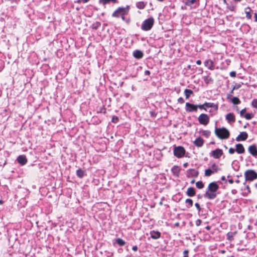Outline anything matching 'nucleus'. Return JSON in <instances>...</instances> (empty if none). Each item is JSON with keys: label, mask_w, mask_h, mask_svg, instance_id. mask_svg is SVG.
<instances>
[{"label": "nucleus", "mask_w": 257, "mask_h": 257, "mask_svg": "<svg viewBox=\"0 0 257 257\" xmlns=\"http://www.w3.org/2000/svg\"><path fill=\"white\" fill-rule=\"evenodd\" d=\"M219 189V186L216 182L210 183L206 190V193L204 194L205 197L209 199H213L216 196V191Z\"/></svg>", "instance_id": "f257e3e1"}, {"label": "nucleus", "mask_w": 257, "mask_h": 257, "mask_svg": "<svg viewBox=\"0 0 257 257\" xmlns=\"http://www.w3.org/2000/svg\"><path fill=\"white\" fill-rule=\"evenodd\" d=\"M215 134L220 139H227L229 137V132L225 127L216 128Z\"/></svg>", "instance_id": "f03ea898"}, {"label": "nucleus", "mask_w": 257, "mask_h": 257, "mask_svg": "<svg viewBox=\"0 0 257 257\" xmlns=\"http://www.w3.org/2000/svg\"><path fill=\"white\" fill-rule=\"evenodd\" d=\"M127 11L128 7L126 8H119L113 12L112 16L116 18L121 17L122 19L124 20V16L127 14Z\"/></svg>", "instance_id": "7ed1b4c3"}, {"label": "nucleus", "mask_w": 257, "mask_h": 257, "mask_svg": "<svg viewBox=\"0 0 257 257\" xmlns=\"http://www.w3.org/2000/svg\"><path fill=\"white\" fill-rule=\"evenodd\" d=\"M154 23V19L151 17L145 20L142 25V29L144 31H149L153 27Z\"/></svg>", "instance_id": "20e7f679"}, {"label": "nucleus", "mask_w": 257, "mask_h": 257, "mask_svg": "<svg viewBox=\"0 0 257 257\" xmlns=\"http://www.w3.org/2000/svg\"><path fill=\"white\" fill-rule=\"evenodd\" d=\"M244 177L246 181H252L257 179V173L253 170H247L244 173Z\"/></svg>", "instance_id": "39448f33"}, {"label": "nucleus", "mask_w": 257, "mask_h": 257, "mask_svg": "<svg viewBox=\"0 0 257 257\" xmlns=\"http://www.w3.org/2000/svg\"><path fill=\"white\" fill-rule=\"evenodd\" d=\"M174 155L177 158H181L183 157L185 153V150L183 147H176L173 150Z\"/></svg>", "instance_id": "423d86ee"}, {"label": "nucleus", "mask_w": 257, "mask_h": 257, "mask_svg": "<svg viewBox=\"0 0 257 257\" xmlns=\"http://www.w3.org/2000/svg\"><path fill=\"white\" fill-rule=\"evenodd\" d=\"M198 120L200 124L206 125L209 121V117L207 114L202 113L198 116Z\"/></svg>", "instance_id": "0eeeda50"}, {"label": "nucleus", "mask_w": 257, "mask_h": 257, "mask_svg": "<svg viewBox=\"0 0 257 257\" xmlns=\"http://www.w3.org/2000/svg\"><path fill=\"white\" fill-rule=\"evenodd\" d=\"M211 156L215 159H219L222 155L223 151L221 149H217L211 152Z\"/></svg>", "instance_id": "6e6552de"}, {"label": "nucleus", "mask_w": 257, "mask_h": 257, "mask_svg": "<svg viewBox=\"0 0 257 257\" xmlns=\"http://www.w3.org/2000/svg\"><path fill=\"white\" fill-rule=\"evenodd\" d=\"M186 110L189 112L196 111L197 110V105H195L190 103H186Z\"/></svg>", "instance_id": "1a4fd4ad"}, {"label": "nucleus", "mask_w": 257, "mask_h": 257, "mask_svg": "<svg viewBox=\"0 0 257 257\" xmlns=\"http://www.w3.org/2000/svg\"><path fill=\"white\" fill-rule=\"evenodd\" d=\"M188 177H197L198 172L195 169H189L187 171Z\"/></svg>", "instance_id": "9d476101"}, {"label": "nucleus", "mask_w": 257, "mask_h": 257, "mask_svg": "<svg viewBox=\"0 0 257 257\" xmlns=\"http://www.w3.org/2000/svg\"><path fill=\"white\" fill-rule=\"evenodd\" d=\"M17 161L21 165H24L27 163V159L25 155H20L17 158Z\"/></svg>", "instance_id": "9b49d317"}, {"label": "nucleus", "mask_w": 257, "mask_h": 257, "mask_svg": "<svg viewBox=\"0 0 257 257\" xmlns=\"http://www.w3.org/2000/svg\"><path fill=\"white\" fill-rule=\"evenodd\" d=\"M247 134L246 132H241L237 136L236 140L237 141H245L247 138Z\"/></svg>", "instance_id": "f8f14e48"}, {"label": "nucleus", "mask_w": 257, "mask_h": 257, "mask_svg": "<svg viewBox=\"0 0 257 257\" xmlns=\"http://www.w3.org/2000/svg\"><path fill=\"white\" fill-rule=\"evenodd\" d=\"M248 152L249 153L253 156H257V149L255 146L252 145L249 147Z\"/></svg>", "instance_id": "ddd939ff"}, {"label": "nucleus", "mask_w": 257, "mask_h": 257, "mask_svg": "<svg viewBox=\"0 0 257 257\" xmlns=\"http://www.w3.org/2000/svg\"><path fill=\"white\" fill-rule=\"evenodd\" d=\"M204 144V140L200 137L197 138L194 141V144L198 147H201Z\"/></svg>", "instance_id": "4468645a"}, {"label": "nucleus", "mask_w": 257, "mask_h": 257, "mask_svg": "<svg viewBox=\"0 0 257 257\" xmlns=\"http://www.w3.org/2000/svg\"><path fill=\"white\" fill-rule=\"evenodd\" d=\"M204 65L210 70L214 69L213 62L211 60H207L204 62Z\"/></svg>", "instance_id": "2eb2a0df"}, {"label": "nucleus", "mask_w": 257, "mask_h": 257, "mask_svg": "<svg viewBox=\"0 0 257 257\" xmlns=\"http://www.w3.org/2000/svg\"><path fill=\"white\" fill-rule=\"evenodd\" d=\"M225 118L228 122H234L235 120V116L232 113L227 114Z\"/></svg>", "instance_id": "dca6fc26"}, {"label": "nucleus", "mask_w": 257, "mask_h": 257, "mask_svg": "<svg viewBox=\"0 0 257 257\" xmlns=\"http://www.w3.org/2000/svg\"><path fill=\"white\" fill-rule=\"evenodd\" d=\"M236 151L238 154H242L244 152V148L241 144L236 145Z\"/></svg>", "instance_id": "f3484780"}, {"label": "nucleus", "mask_w": 257, "mask_h": 257, "mask_svg": "<svg viewBox=\"0 0 257 257\" xmlns=\"http://www.w3.org/2000/svg\"><path fill=\"white\" fill-rule=\"evenodd\" d=\"M151 236L152 238L156 239L159 238L161 236V233L159 231H152L150 232Z\"/></svg>", "instance_id": "a211bd4d"}, {"label": "nucleus", "mask_w": 257, "mask_h": 257, "mask_svg": "<svg viewBox=\"0 0 257 257\" xmlns=\"http://www.w3.org/2000/svg\"><path fill=\"white\" fill-rule=\"evenodd\" d=\"M133 56L137 59H140L142 58L143 54L142 51L140 50H136L133 53Z\"/></svg>", "instance_id": "6ab92c4d"}, {"label": "nucleus", "mask_w": 257, "mask_h": 257, "mask_svg": "<svg viewBox=\"0 0 257 257\" xmlns=\"http://www.w3.org/2000/svg\"><path fill=\"white\" fill-rule=\"evenodd\" d=\"M186 193L188 196L192 197L194 196L195 195V191L194 188L193 187H190L188 188Z\"/></svg>", "instance_id": "aec40b11"}, {"label": "nucleus", "mask_w": 257, "mask_h": 257, "mask_svg": "<svg viewBox=\"0 0 257 257\" xmlns=\"http://www.w3.org/2000/svg\"><path fill=\"white\" fill-rule=\"evenodd\" d=\"M99 2L103 5H105L110 3H116L117 2V0H99Z\"/></svg>", "instance_id": "412c9836"}, {"label": "nucleus", "mask_w": 257, "mask_h": 257, "mask_svg": "<svg viewBox=\"0 0 257 257\" xmlns=\"http://www.w3.org/2000/svg\"><path fill=\"white\" fill-rule=\"evenodd\" d=\"M210 169L213 173H216L220 170V168L215 164H213L211 165Z\"/></svg>", "instance_id": "4be33fe9"}, {"label": "nucleus", "mask_w": 257, "mask_h": 257, "mask_svg": "<svg viewBox=\"0 0 257 257\" xmlns=\"http://www.w3.org/2000/svg\"><path fill=\"white\" fill-rule=\"evenodd\" d=\"M251 10L250 8L247 7L245 9V13L246 14V17L248 19H251V15L250 14V12Z\"/></svg>", "instance_id": "5701e85b"}, {"label": "nucleus", "mask_w": 257, "mask_h": 257, "mask_svg": "<svg viewBox=\"0 0 257 257\" xmlns=\"http://www.w3.org/2000/svg\"><path fill=\"white\" fill-rule=\"evenodd\" d=\"M146 6V4L143 2H139L136 3V7L139 9H144Z\"/></svg>", "instance_id": "b1692460"}, {"label": "nucleus", "mask_w": 257, "mask_h": 257, "mask_svg": "<svg viewBox=\"0 0 257 257\" xmlns=\"http://www.w3.org/2000/svg\"><path fill=\"white\" fill-rule=\"evenodd\" d=\"M198 1L199 0H185V4L187 6H191Z\"/></svg>", "instance_id": "393cba45"}, {"label": "nucleus", "mask_w": 257, "mask_h": 257, "mask_svg": "<svg viewBox=\"0 0 257 257\" xmlns=\"http://www.w3.org/2000/svg\"><path fill=\"white\" fill-rule=\"evenodd\" d=\"M184 93L186 96V98L188 99L191 94L193 93V91L190 89H186L184 90Z\"/></svg>", "instance_id": "a878e982"}, {"label": "nucleus", "mask_w": 257, "mask_h": 257, "mask_svg": "<svg viewBox=\"0 0 257 257\" xmlns=\"http://www.w3.org/2000/svg\"><path fill=\"white\" fill-rule=\"evenodd\" d=\"M116 242L120 246H123L125 244V241L121 238L116 239Z\"/></svg>", "instance_id": "bb28decb"}, {"label": "nucleus", "mask_w": 257, "mask_h": 257, "mask_svg": "<svg viewBox=\"0 0 257 257\" xmlns=\"http://www.w3.org/2000/svg\"><path fill=\"white\" fill-rule=\"evenodd\" d=\"M77 175L79 178H82L84 175V172L82 170H78L77 171Z\"/></svg>", "instance_id": "cd10ccee"}, {"label": "nucleus", "mask_w": 257, "mask_h": 257, "mask_svg": "<svg viewBox=\"0 0 257 257\" xmlns=\"http://www.w3.org/2000/svg\"><path fill=\"white\" fill-rule=\"evenodd\" d=\"M232 102L234 104H237L240 103L239 99L236 97H233L231 99Z\"/></svg>", "instance_id": "c85d7f7f"}, {"label": "nucleus", "mask_w": 257, "mask_h": 257, "mask_svg": "<svg viewBox=\"0 0 257 257\" xmlns=\"http://www.w3.org/2000/svg\"><path fill=\"white\" fill-rule=\"evenodd\" d=\"M196 186L198 189H202L204 187V184L201 181H198L196 183Z\"/></svg>", "instance_id": "c756f323"}, {"label": "nucleus", "mask_w": 257, "mask_h": 257, "mask_svg": "<svg viewBox=\"0 0 257 257\" xmlns=\"http://www.w3.org/2000/svg\"><path fill=\"white\" fill-rule=\"evenodd\" d=\"M213 173L210 169H206L205 171V176L207 177L210 176Z\"/></svg>", "instance_id": "7c9ffc66"}, {"label": "nucleus", "mask_w": 257, "mask_h": 257, "mask_svg": "<svg viewBox=\"0 0 257 257\" xmlns=\"http://www.w3.org/2000/svg\"><path fill=\"white\" fill-rule=\"evenodd\" d=\"M244 117L246 119L249 120L253 117V115L252 114L247 113L244 115Z\"/></svg>", "instance_id": "2f4dec72"}, {"label": "nucleus", "mask_w": 257, "mask_h": 257, "mask_svg": "<svg viewBox=\"0 0 257 257\" xmlns=\"http://www.w3.org/2000/svg\"><path fill=\"white\" fill-rule=\"evenodd\" d=\"M251 105L253 107L257 108V99H254L252 101Z\"/></svg>", "instance_id": "473e14b6"}, {"label": "nucleus", "mask_w": 257, "mask_h": 257, "mask_svg": "<svg viewBox=\"0 0 257 257\" xmlns=\"http://www.w3.org/2000/svg\"><path fill=\"white\" fill-rule=\"evenodd\" d=\"M186 203H188L190 207L193 205V201L191 199H187L185 201Z\"/></svg>", "instance_id": "72a5a7b5"}, {"label": "nucleus", "mask_w": 257, "mask_h": 257, "mask_svg": "<svg viewBox=\"0 0 257 257\" xmlns=\"http://www.w3.org/2000/svg\"><path fill=\"white\" fill-rule=\"evenodd\" d=\"M205 106L207 107H212L214 106L213 103L205 102L204 103Z\"/></svg>", "instance_id": "f704fd0d"}, {"label": "nucleus", "mask_w": 257, "mask_h": 257, "mask_svg": "<svg viewBox=\"0 0 257 257\" xmlns=\"http://www.w3.org/2000/svg\"><path fill=\"white\" fill-rule=\"evenodd\" d=\"M118 120V118L116 116H113L112 118V121L114 123L117 122Z\"/></svg>", "instance_id": "c9c22d12"}, {"label": "nucleus", "mask_w": 257, "mask_h": 257, "mask_svg": "<svg viewBox=\"0 0 257 257\" xmlns=\"http://www.w3.org/2000/svg\"><path fill=\"white\" fill-rule=\"evenodd\" d=\"M228 152L230 154H233L235 152V149L232 148H230L228 150Z\"/></svg>", "instance_id": "e433bc0d"}, {"label": "nucleus", "mask_w": 257, "mask_h": 257, "mask_svg": "<svg viewBox=\"0 0 257 257\" xmlns=\"http://www.w3.org/2000/svg\"><path fill=\"white\" fill-rule=\"evenodd\" d=\"M195 206H196V207L198 209V211H200L201 210V207H200V205L199 204V203H196L195 204Z\"/></svg>", "instance_id": "4c0bfd02"}, {"label": "nucleus", "mask_w": 257, "mask_h": 257, "mask_svg": "<svg viewBox=\"0 0 257 257\" xmlns=\"http://www.w3.org/2000/svg\"><path fill=\"white\" fill-rule=\"evenodd\" d=\"M209 134H210V132L209 131H204L203 132V135L204 136H208L209 135Z\"/></svg>", "instance_id": "58836bf2"}, {"label": "nucleus", "mask_w": 257, "mask_h": 257, "mask_svg": "<svg viewBox=\"0 0 257 257\" xmlns=\"http://www.w3.org/2000/svg\"><path fill=\"white\" fill-rule=\"evenodd\" d=\"M245 111H246V109H245V108H244V109H242V110L240 111V116H243L244 113H245Z\"/></svg>", "instance_id": "ea45409f"}, {"label": "nucleus", "mask_w": 257, "mask_h": 257, "mask_svg": "<svg viewBox=\"0 0 257 257\" xmlns=\"http://www.w3.org/2000/svg\"><path fill=\"white\" fill-rule=\"evenodd\" d=\"M230 76L232 77H234L236 76V72L235 71H232L230 73Z\"/></svg>", "instance_id": "a19ab883"}, {"label": "nucleus", "mask_w": 257, "mask_h": 257, "mask_svg": "<svg viewBox=\"0 0 257 257\" xmlns=\"http://www.w3.org/2000/svg\"><path fill=\"white\" fill-rule=\"evenodd\" d=\"M178 102L181 103H183L184 102V100L182 97H179L178 99Z\"/></svg>", "instance_id": "79ce46f5"}, {"label": "nucleus", "mask_w": 257, "mask_h": 257, "mask_svg": "<svg viewBox=\"0 0 257 257\" xmlns=\"http://www.w3.org/2000/svg\"><path fill=\"white\" fill-rule=\"evenodd\" d=\"M201 223V220L200 219H197L196 221V225L197 226H199Z\"/></svg>", "instance_id": "37998d69"}, {"label": "nucleus", "mask_w": 257, "mask_h": 257, "mask_svg": "<svg viewBox=\"0 0 257 257\" xmlns=\"http://www.w3.org/2000/svg\"><path fill=\"white\" fill-rule=\"evenodd\" d=\"M204 104H202V105H197V107H199V108H200V109H204V110H206V108H205L204 107Z\"/></svg>", "instance_id": "c03bdc74"}, {"label": "nucleus", "mask_w": 257, "mask_h": 257, "mask_svg": "<svg viewBox=\"0 0 257 257\" xmlns=\"http://www.w3.org/2000/svg\"><path fill=\"white\" fill-rule=\"evenodd\" d=\"M183 253H184V257H188V250H185L184 251V252H183Z\"/></svg>", "instance_id": "a18cd8bd"}, {"label": "nucleus", "mask_w": 257, "mask_h": 257, "mask_svg": "<svg viewBox=\"0 0 257 257\" xmlns=\"http://www.w3.org/2000/svg\"><path fill=\"white\" fill-rule=\"evenodd\" d=\"M172 171L175 172V171H178V167H176V166H174L173 168H172Z\"/></svg>", "instance_id": "49530a36"}, {"label": "nucleus", "mask_w": 257, "mask_h": 257, "mask_svg": "<svg viewBox=\"0 0 257 257\" xmlns=\"http://www.w3.org/2000/svg\"><path fill=\"white\" fill-rule=\"evenodd\" d=\"M245 188L247 190V193H250V188H249V187L248 185H246L245 186Z\"/></svg>", "instance_id": "de8ad7c7"}, {"label": "nucleus", "mask_w": 257, "mask_h": 257, "mask_svg": "<svg viewBox=\"0 0 257 257\" xmlns=\"http://www.w3.org/2000/svg\"><path fill=\"white\" fill-rule=\"evenodd\" d=\"M132 249L134 251H137L138 250V247L136 245H135V246H133Z\"/></svg>", "instance_id": "09e8293b"}, {"label": "nucleus", "mask_w": 257, "mask_h": 257, "mask_svg": "<svg viewBox=\"0 0 257 257\" xmlns=\"http://www.w3.org/2000/svg\"><path fill=\"white\" fill-rule=\"evenodd\" d=\"M196 64L197 65H200L201 64V61L200 60H198L197 61H196Z\"/></svg>", "instance_id": "8fccbe9b"}, {"label": "nucleus", "mask_w": 257, "mask_h": 257, "mask_svg": "<svg viewBox=\"0 0 257 257\" xmlns=\"http://www.w3.org/2000/svg\"><path fill=\"white\" fill-rule=\"evenodd\" d=\"M150 74V72L149 70H146L145 72V75H149Z\"/></svg>", "instance_id": "3c124183"}, {"label": "nucleus", "mask_w": 257, "mask_h": 257, "mask_svg": "<svg viewBox=\"0 0 257 257\" xmlns=\"http://www.w3.org/2000/svg\"><path fill=\"white\" fill-rule=\"evenodd\" d=\"M96 25H95V28L96 29L98 27L100 26V24L99 23H96Z\"/></svg>", "instance_id": "603ef678"}, {"label": "nucleus", "mask_w": 257, "mask_h": 257, "mask_svg": "<svg viewBox=\"0 0 257 257\" xmlns=\"http://www.w3.org/2000/svg\"><path fill=\"white\" fill-rule=\"evenodd\" d=\"M254 21L255 22H257V14H255L254 15Z\"/></svg>", "instance_id": "864d4df0"}, {"label": "nucleus", "mask_w": 257, "mask_h": 257, "mask_svg": "<svg viewBox=\"0 0 257 257\" xmlns=\"http://www.w3.org/2000/svg\"><path fill=\"white\" fill-rule=\"evenodd\" d=\"M228 182L230 183V184H232L233 183V180L232 179H229L228 180Z\"/></svg>", "instance_id": "5fc2aeb1"}, {"label": "nucleus", "mask_w": 257, "mask_h": 257, "mask_svg": "<svg viewBox=\"0 0 257 257\" xmlns=\"http://www.w3.org/2000/svg\"><path fill=\"white\" fill-rule=\"evenodd\" d=\"M221 179L222 180V181H225L226 180V179H225V177L224 176H222L221 178Z\"/></svg>", "instance_id": "6e6d98bb"}, {"label": "nucleus", "mask_w": 257, "mask_h": 257, "mask_svg": "<svg viewBox=\"0 0 257 257\" xmlns=\"http://www.w3.org/2000/svg\"><path fill=\"white\" fill-rule=\"evenodd\" d=\"M206 228L207 229V230H209L210 229V227L209 226H207Z\"/></svg>", "instance_id": "4d7b16f0"}, {"label": "nucleus", "mask_w": 257, "mask_h": 257, "mask_svg": "<svg viewBox=\"0 0 257 257\" xmlns=\"http://www.w3.org/2000/svg\"><path fill=\"white\" fill-rule=\"evenodd\" d=\"M84 3H87V2H88L89 0H82Z\"/></svg>", "instance_id": "13d9d810"}, {"label": "nucleus", "mask_w": 257, "mask_h": 257, "mask_svg": "<svg viewBox=\"0 0 257 257\" xmlns=\"http://www.w3.org/2000/svg\"><path fill=\"white\" fill-rule=\"evenodd\" d=\"M3 203V201L2 200H0V204H2Z\"/></svg>", "instance_id": "bf43d9fd"}, {"label": "nucleus", "mask_w": 257, "mask_h": 257, "mask_svg": "<svg viewBox=\"0 0 257 257\" xmlns=\"http://www.w3.org/2000/svg\"><path fill=\"white\" fill-rule=\"evenodd\" d=\"M151 114L152 116H154V113L153 112H151Z\"/></svg>", "instance_id": "052dcab7"}, {"label": "nucleus", "mask_w": 257, "mask_h": 257, "mask_svg": "<svg viewBox=\"0 0 257 257\" xmlns=\"http://www.w3.org/2000/svg\"><path fill=\"white\" fill-rule=\"evenodd\" d=\"M194 182H195L194 180H193L192 181H191V183L193 184L194 183Z\"/></svg>", "instance_id": "680f3d73"}, {"label": "nucleus", "mask_w": 257, "mask_h": 257, "mask_svg": "<svg viewBox=\"0 0 257 257\" xmlns=\"http://www.w3.org/2000/svg\"><path fill=\"white\" fill-rule=\"evenodd\" d=\"M187 163H185V164H184V166L185 167V166H187Z\"/></svg>", "instance_id": "e2e57ef3"}, {"label": "nucleus", "mask_w": 257, "mask_h": 257, "mask_svg": "<svg viewBox=\"0 0 257 257\" xmlns=\"http://www.w3.org/2000/svg\"><path fill=\"white\" fill-rule=\"evenodd\" d=\"M255 187L257 188V183L255 184Z\"/></svg>", "instance_id": "0e129e2a"}, {"label": "nucleus", "mask_w": 257, "mask_h": 257, "mask_svg": "<svg viewBox=\"0 0 257 257\" xmlns=\"http://www.w3.org/2000/svg\"><path fill=\"white\" fill-rule=\"evenodd\" d=\"M158 1H160V2H163L164 0H158Z\"/></svg>", "instance_id": "69168bd1"}, {"label": "nucleus", "mask_w": 257, "mask_h": 257, "mask_svg": "<svg viewBox=\"0 0 257 257\" xmlns=\"http://www.w3.org/2000/svg\"><path fill=\"white\" fill-rule=\"evenodd\" d=\"M225 251L224 250L222 251V253H224Z\"/></svg>", "instance_id": "338daca9"}, {"label": "nucleus", "mask_w": 257, "mask_h": 257, "mask_svg": "<svg viewBox=\"0 0 257 257\" xmlns=\"http://www.w3.org/2000/svg\"><path fill=\"white\" fill-rule=\"evenodd\" d=\"M236 182H237V183L239 182V180H237V181H236Z\"/></svg>", "instance_id": "774afa93"}]
</instances>
